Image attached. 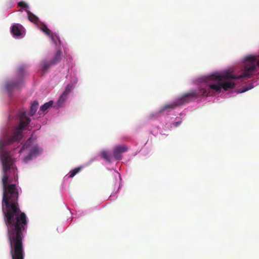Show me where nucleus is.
Returning <instances> with one entry per match:
<instances>
[{
  "label": "nucleus",
  "mask_w": 259,
  "mask_h": 259,
  "mask_svg": "<svg viewBox=\"0 0 259 259\" xmlns=\"http://www.w3.org/2000/svg\"><path fill=\"white\" fill-rule=\"evenodd\" d=\"M3 165V212L5 223L7 227V236L10 249L23 248V232L27 228L25 213L19 207V191L16 183L18 176L12 167V158L7 153L1 155Z\"/></svg>",
  "instance_id": "f257e3e1"
},
{
  "label": "nucleus",
  "mask_w": 259,
  "mask_h": 259,
  "mask_svg": "<svg viewBox=\"0 0 259 259\" xmlns=\"http://www.w3.org/2000/svg\"><path fill=\"white\" fill-rule=\"evenodd\" d=\"M244 72L239 76L233 75L231 72H225L223 74H212L207 77L208 81H212L215 83L208 85L201 86L198 90H192L184 94L178 98L176 102L178 106L188 103L191 101L202 96H208L210 94V90L219 92L222 89L227 91L228 89L233 88L235 83L229 79H240L243 77L249 78L255 71L256 66H259V56H248L245 59Z\"/></svg>",
  "instance_id": "f03ea898"
},
{
  "label": "nucleus",
  "mask_w": 259,
  "mask_h": 259,
  "mask_svg": "<svg viewBox=\"0 0 259 259\" xmlns=\"http://www.w3.org/2000/svg\"><path fill=\"white\" fill-rule=\"evenodd\" d=\"M20 118V123L18 127L13 128L11 133L5 134L0 140V151L3 152L6 146L11 145L15 142H20L23 137L22 131L29 124L31 120L26 117V112H23L19 113ZM4 152H3V154Z\"/></svg>",
  "instance_id": "7ed1b4c3"
},
{
  "label": "nucleus",
  "mask_w": 259,
  "mask_h": 259,
  "mask_svg": "<svg viewBox=\"0 0 259 259\" xmlns=\"http://www.w3.org/2000/svg\"><path fill=\"white\" fill-rule=\"evenodd\" d=\"M128 148L125 145H118L114 147L113 151V156L117 160H120L122 158L121 153L127 151Z\"/></svg>",
  "instance_id": "20e7f679"
},
{
  "label": "nucleus",
  "mask_w": 259,
  "mask_h": 259,
  "mask_svg": "<svg viewBox=\"0 0 259 259\" xmlns=\"http://www.w3.org/2000/svg\"><path fill=\"white\" fill-rule=\"evenodd\" d=\"M73 86L71 84H69L66 86L65 91L58 99L57 104L59 106H61L62 104L66 100L68 95L71 92Z\"/></svg>",
  "instance_id": "39448f33"
},
{
  "label": "nucleus",
  "mask_w": 259,
  "mask_h": 259,
  "mask_svg": "<svg viewBox=\"0 0 259 259\" xmlns=\"http://www.w3.org/2000/svg\"><path fill=\"white\" fill-rule=\"evenodd\" d=\"M178 107V104L175 101V102L166 104L162 106L160 109L158 111V114H162L164 112H168Z\"/></svg>",
  "instance_id": "423d86ee"
},
{
  "label": "nucleus",
  "mask_w": 259,
  "mask_h": 259,
  "mask_svg": "<svg viewBox=\"0 0 259 259\" xmlns=\"http://www.w3.org/2000/svg\"><path fill=\"white\" fill-rule=\"evenodd\" d=\"M12 259H24V251L23 248L10 249Z\"/></svg>",
  "instance_id": "0eeeda50"
},
{
  "label": "nucleus",
  "mask_w": 259,
  "mask_h": 259,
  "mask_svg": "<svg viewBox=\"0 0 259 259\" xmlns=\"http://www.w3.org/2000/svg\"><path fill=\"white\" fill-rule=\"evenodd\" d=\"M21 84V82H16V81H10L7 83L6 88L9 92L10 95H12L11 92L16 89H18L20 87Z\"/></svg>",
  "instance_id": "6e6552de"
},
{
  "label": "nucleus",
  "mask_w": 259,
  "mask_h": 259,
  "mask_svg": "<svg viewBox=\"0 0 259 259\" xmlns=\"http://www.w3.org/2000/svg\"><path fill=\"white\" fill-rule=\"evenodd\" d=\"M39 149L37 147H33L30 150L28 155L24 158L25 161H27L32 159L33 156L37 155L39 153Z\"/></svg>",
  "instance_id": "1a4fd4ad"
},
{
  "label": "nucleus",
  "mask_w": 259,
  "mask_h": 259,
  "mask_svg": "<svg viewBox=\"0 0 259 259\" xmlns=\"http://www.w3.org/2000/svg\"><path fill=\"white\" fill-rule=\"evenodd\" d=\"M21 25L15 24L11 27V32L15 36H20L21 34Z\"/></svg>",
  "instance_id": "9d476101"
},
{
  "label": "nucleus",
  "mask_w": 259,
  "mask_h": 259,
  "mask_svg": "<svg viewBox=\"0 0 259 259\" xmlns=\"http://www.w3.org/2000/svg\"><path fill=\"white\" fill-rule=\"evenodd\" d=\"M61 58V52L60 50H58L56 54H55L53 59L51 61V64L52 65H54L57 63H58Z\"/></svg>",
  "instance_id": "9b49d317"
},
{
  "label": "nucleus",
  "mask_w": 259,
  "mask_h": 259,
  "mask_svg": "<svg viewBox=\"0 0 259 259\" xmlns=\"http://www.w3.org/2000/svg\"><path fill=\"white\" fill-rule=\"evenodd\" d=\"M38 103L37 101H34L31 105L29 115L30 116H33L37 111L38 108Z\"/></svg>",
  "instance_id": "f8f14e48"
},
{
  "label": "nucleus",
  "mask_w": 259,
  "mask_h": 259,
  "mask_svg": "<svg viewBox=\"0 0 259 259\" xmlns=\"http://www.w3.org/2000/svg\"><path fill=\"white\" fill-rule=\"evenodd\" d=\"M53 102L52 101H49V102L46 103L45 104H44L43 105H42L40 107L38 113L39 114H41V113H40V112H41L42 113L45 112L46 110H48V109H49V108L52 107V106L53 105Z\"/></svg>",
  "instance_id": "ddd939ff"
},
{
  "label": "nucleus",
  "mask_w": 259,
  "mask_h": 259,
  "mask_svg": "<svg viewBox=\"0 0 259 259\" xmlns=\"http://www.w3.org/2000/svg\"><path fill=\"white\" fill-rule=\"evenodd\" d=\"M27 12L28 18L30 21L34 23H36L38 22V19L36 16L31 13L29 11H27Z\"/></svg>",
  "instance_id": "4468645a"
},
{
  "label": "nucleus",
  "mask_w": 259,
  "mask_h": 259,
  "mask_svg": "<svg viewBox=\"0 0 259 259\" xmlns=\"http://www.w3.org/2000/svg\"><path fill=\"white\" fill-rule=\"evenodd\" d=\"M100 156L108 162L111 161V156L109 152L107 151H103L100 153Z\"/></svg>",
  "instance_id": "2eb2a0df"
},
{
  "label": "nucleus",
  "mask_w": 259,
  "mask_h": 259,
  "mask_svg": "<svg viewBox=\"0 0 259 259\" xmlns=\"http://www.w3.org/2000/svg\"><path fill=\"white\" fill-rule=\"evenodd\" d=\"M82 168V166H79L75 168L74 169L71 170L69 173V177L70 178L73 177L76 174H77L78 172H79L81 169Z\"/></svg>",
  "instance_id": "dca6fc26"
},
{
  "label": "nucleus",
  "mask_w": 259,
  "mask_h": 259,
  "mask_svg": "<svg viewBox=\"0 0 259 259\" xmlns=\"http://www.w3.org/2000/svg\"><path fill=\"white\" fill-rule=\"evenodd\" d=\"M40 29L41 31H42L44 33H45L47 35L51 36V31L48 28V27L47 26V25L45 24H42L40 27Z\"/></svg>",
  "instance_id": "f3484780"
},
{
  "label": "nucleus",
  "mask_w": 259,
  "mask_h": 259,
  "mask_svg": "<svg viewBox=\"0 0 259 259\" xmlns=\"http://www.w3.org/2000/svg\"><path fill=\"white\" fill-rule=\"evenodd\" d=\"M51 65V63H48L47 62H44L41 68V70L43 72L46 71Z\"/></svg>",
  "instance_id": "a211bd4d"
},
{
  "label": "nucleus",
  "mask_w": 259,
  "mask_h": 259,
  "mask_svg": "<svg viewBox=\"0 0 259 259\" xmlns=\"http://www.w3.org/2000/svg\"><path fill=\"white\" fill-rule=\"evenodd\" d=\"M30 141H31L30 138H29V139H28L27 140L26 143L22 146V147L20 149V152H22L25 148H27L30 145Z\"/></svg>",
  "instance_id": "6ab92c4d"
},
{
  "label": "nucleus",
  "mask_w": 259,
  "mask_h": 259,
  "mask_svg": "<svg viewBox=\"0 0 259 259\" xmlns=\"http://www.w3.org/2000/svg\"><path fill=\"white\" fill-rule=\"evenodd\" d=\"M51 38H52V39L53 40V41L57 45V41L58 40L59 41V42L60 43V39H59V37L58 36H57V35L56 36H54L53 35V34H51Z\"/></svg>",
  "instance_id": "aec40b11"
},
{
  "label": "nucleus",
  "mask_w": 259,
  "mask_h": 259,
  "mask_svg": "<svg viewBox=\"0 0 259 259\" xmlns=\"http://www.w3.org/2000/svg\"><path fill=\"white\" fill-rule=\"evenodd\" d=\"M18 5L19 7H22L23 8H26L28 7L27 4L23 1L18 3Z\"/></svg>",
  "instance_id": "412c9836"
},
{
  "label": "nucleus",
  "mask_w": 259,
  "mask_h": 259,
  "mask_svg": "<svg viewBox=\"0 0 259 259\" xmlns=\"http://www.w3.org/2000/svg\"><path fill=\"white\" fill-rule=\"evenodd\" d=\"M248 90H249V89H248V88L243 89L241 91H240V93H244V92L248 91Z\"/></svg>",
  "instance_id": "4be33fe9"
},
{
  "label": "nucleus",
  "mask_w": 259,
  "mask_h": 259,
  "mask_svg": "<svg viewBox=\"0 0 259 259\" xmlns=\"http://www.w3.org/2000/svg\"><path fill=\"white\" fill-rule=\"evenodd\" d=\"M181 122H176L174 123V125L175 126H178L180 125Z\"/></svg>",
  "instance_id": "5701e85b"
},
{
  "label": "nucleus",
  "mask_w": 259,
  "mask_h": 259,
  "mask_svg": "<svg viewBox=\"0 0 259 259\" xmlns=\"http://www.w3.org/2000/svg\"><path fill=\"white\" fill-rule=\"evenodd\" d=\"M23 70V68L22 67H20L19 68V72L20 73H22Z\"/></svg>",
  "instance_id": "b1692460"
}]
</instances>
